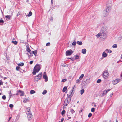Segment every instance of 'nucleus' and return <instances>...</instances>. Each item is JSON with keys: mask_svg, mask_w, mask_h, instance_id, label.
<instances>
[{"mask_svg": "<svg viewBox=\"0 0 122 122\" xmlns=\"http://www.w3.org/2000/svg\"><path fill=\"white\" fill-rule=\"evenodd\" d=\"M108 30L106 27H102V28L101 32L99 33L96 35L97 38L100 37L102 39L105 40L107 37Z\"/></svg>", "mask_w": 122, "mask_h": 122, "instance_id": "f257e3e1", "label": "nucleus"}, {"mask_svg": "<svg viewBox=\"0 0 122 122\" xmlns=\"http://www.w3.org/2000/svg\"><path fill=\"white\" fill-rule=\"evenodd\" d=\"M41 65L40 64H36L34 67L33 69V71L32 72L33 74L34 75L36 74V73L38 72L41 68Z\"/></svg>", "mask_w": 122, "mask_h": 122, "instance_id": "f03ea898", "label": "nucleus"}, {"mask_svg": "<svg viewBox=\"0 0 122 122\" xmlns=\"http://www.w3.org/2000/svg\"><path fill=\"white\" fill-rule=\"evenodd\" d=\"M42 76V73H39L38 75L35 76L34 80L36 81H38L41 79Z\"/></svg>", "mask_w": 122, "mask_h": 122, "instance_id": "7ed1b4c3", "label": "nucleus"}, {"mask_svg": "<svg viewBox=\"0 0 122 122\" xmlns=\"http://www.w3.org/2000/svg\"><path fill=\"white\" fill-rule=\"evenodd\" d=\"M109 10V7H108L106 10L104 11L103 12V16L104 17H105L107 16L108 13V11Z\"/></svg>", "mask_w": 122, "mask_h": 122, "instance_id": "20e7f679", "label": "nucleus"}, {"mask_svg": "<svg viewBox=\"0 0 122 122\" xmlns=\"http://www.w3.org/2000/svg\"><path fill=\"white\" fill-rule=\"evenodd\" d=\"M109 73L108 71L106 70L105 71L103 75V77L105 79H106L108 76Z\"/></svg>", "mask_w": 122, "mask_h": 122, "instance_id": "39448f33", "label": "nucleus"}, {"mask_svg": "<svg viewBox=\"0 0 122 122\" xmlns=\"http://www.w3.org/2000/svg\"><path fill=\"white\" fill-rule=\"evenodd\" d=\"M71 99L69 98H68V97L66 99L64 102V103L65 104L66 106H67L69 103Z\"/></svg>", "mask_w": 122, "mask_h": 122, "instance_id": "423d86ee", "label": "nucleus"}, {"mask_svg": "<svg viewBox=\"0 0 122 122\" xmlns=\"http://www.w3.org/2000/svg\"><path fill=\"white\" fill-rule=\"evenodd\" d=\"M73 52V51L71 50H68L66 52V55L67 56L71 55Z\"/></svg>", "mask_w": 122, "mask_h": 122, "instance_id": "0eeeda50", "label": "nucleus"}, {"mask_svg": "<svg viewBox=\"0 0 122 122\" xmlns=\"http://www.w3.org/2000/svg\"><path fill=\"white\" fill-rule=\"evenodd\" d=\"M43 78L45 79V82H47L48 80V77L47 75H46V72H44V75L43 76Z\"/></svg>", "mask_w": 122, "mask_h": 122, "instance_id": "6e6552de", "label": "nucleus"}, {"mask_svg": "<svg viewBox=\"0 0 122 122\" xmlns=\"http://www.w3.org/2000/svg\"><path fill=\"white\" fill-rule=\"evenodd\" d=\"M120 79H117L113 80L112 81V83L114 85H115L120 82Z\"/></svg>", "mask_w": 122, "mask_h": 122, "instance_id": "1a4fd4ad", "label": "nucleus"}, {"mask_svg": "<svg viewBox=\"0 0 122 122\" xmlns=\"http://www.w3.org/2000/svg\"><path fill=\"white\" fill-rule=\"evenodd\" d=\"M27 118L28 120L30 121L32 119V115L31 113H30L29 114H27Z\"/></svg>", "mask_w": 122, "mask_h": 122, "instance_id": "9d476101", "label": "nucleus"}, {"mask_svg": "<svg viewBox=\"0 0 122 122\" xmlns=\"http://www.w3.org/2000/svg\"><path fill=\"white\" fill-rule=\"evenodd\" d=\"M73 92V90H71L70 92L67 94V96L68 98H70L73 95L72 93Z\"/></svg>", "mask_w": 122, "mask_h": 122, "instance_id": "9b49d317", "label": "nucleus"}, {"mask_svg": "<svg viewBox=\"0 0 122 122\" xmlns=\"http://www.w3.org/2000/svg\"><path fill=\"white\" fill-rule=\"evenodd\" d=\"M107 55H108L106 53H105V52H104L102 53V58H101V59H103V57H104V58L106 57L107 56Z\"/></svg>", "mask_w": 122, "mask_h": 122, "instance_id": "f8f14e48", "label": "nucleus"}, {"mask_svg": "<svg viewBox=\"0 0 122 122\" xmlns=\"http://www.w3.org/2000/svg\"><path fill=\"white\" fill-rule=\"evenodd\" d=\"M26 112L27 114H29L30 113V107L27 108H26Z\"/></svg>", "mask_w": 122, "mask_h": 122, "instance_id": "ddd939ff", "label": "nucleus"}, {"mask_svg": "<svg viewBox=\"0 0 122 122\" xmlns=\"http://www.w3.org/2000/svg\"><path fill=\"white\" fill-rule=\"evenodd\" d=\"M86 50L85 49H82V52L83 54H85L86 52Z\"/></svg>", "mask_w": 122, "mask_h": 122, "instance_id": "4468645a", "label": "nucleus"}, {"mask_svg": "<svg viewBox=\"0 0 122 122\" xmlns=\"http://www.w3.org/2000/svg\"><path fill=\"white\" fill-rule=\"evenodd\" d=\"M26 50L28 52H29L30 54L31 50L29 47H27Z\"/></svg>", "mask_w": 122, "mask_h": 122, "instance_id": "2eb2a0df", "label": "nucleus"}, {"mask_svg": "<svg viewBox=\"0 0 122 122\" xmlns=\"http://www.w3.org/2000/svg\"><path fill=\"white\" fill-rule=\"evenodd\" d=\"M84 76V75L83 74H81V75L79 77V79L80 80H81L82 79Z\"/></svg>", "mask_w": 122, "mask_h": 122, "instance_id": "dca6fc26", "label": "nucleus"}, {"mask_svg": "<svg viewBox=\"0 0 122 122\" xmlns=\"http://www.w3.org/2000/svg\"><path fill=\"white\" fill-rule=\"evenodd\" d=\"M29 100L28 98H25L23 101V102L24 103H25L27 101H29Z\"/></svg>", "mask_w": 122, "mask_h": 122, "instance_id": "f3484780", "label": "nucleus"}, {"mask_svg": "<svg viewBox=\"0 0 122 122\" xmlns=\"http://www.w3.org/2000/svg\"><path fill=\"white\" fill-rule=\"evenodd\" d=\"M67 89V87H66V86L64 87L63 88V89L62 90V92H65L66 91V90Z\"/></svg>", "mask_w": 122, "mask_h": 122, "instance_id": "a211bd4d", "label": "nucleus"}, {"mask_svg": "<svg viewBox=\"0 0 122 122\" xmlns=\"http://www.w3.org/2000/svg\"><path fill=\"white\" fill-rule=\"evenodd\" d=\"M35 93V91L32 90L30 91V93L31 94H33Z\"/></svg>", "mask_w": 122, "mask_h": 122, "instance_id": "6ab92c4d", "label": "nucleus"}, {"mask_svg": "<svg viewBox=\"0 0 122 122\" xmlns=\"http://www.w3.org/2000/svg\"><path fill=\"white\" fill-rule=\"evenodd\" d=\"M5 17L6 18H7L9 19H10V18L11 17V16L10 15H7Z\"/></svg>", "mask_w": 122, "mask_h": 122, "instance_id": "aec40b11", "label": "nucleus"}, {"mask_svg": "<svg viewBox=\"0 0 122 122\" xmlns=\"http://www.w3.org/2000/svg\"><path fill=\"white\" fill-rule=\"evenodd\" d=\"M33 53L35 55V56H36L37 53V51L36 50H35L33 51Z\"/></svg>", "mask_w": 122, "mask_h": 122, "instance_id": "412c9836", "label": "nucleus"}, {"mask_svg": "<svg viewBox=\"0 0 122 122\" xmlns=\"http://www.w3.org/2000/svg\"><path fill=\"white\" fill-rule=\"evenodd\" d=\"M84 92V89L81 90H80V93L81 95H82L83 94Z\"/></svg>", "mask_w": 122, "mask_h": 122, "instance_id": "4be33fe9", "label": "nucleus"}, {"mask_svg": "<svg viewBox=\"0 0 122 122\" xmlns=\"http://www.w3.org/2000/svg\"><path fill=\"white\" fill-rule=\"evenodd\" d=\"M77 43L79 45H81L82 44V43L81 41H78L77 42Z\"/></svg>", "mask_w": 122, "mask_h": 122, "instance_id": "5701e85b", "label": "nucleus"}, {"mask_svg": "<svg viewBox=\"0 0 122 122\" xmlns=\"http://www.w3.org/2000/svg\"><path fill=\"white\" fill-rule=\"evenodd\" d=\"M19 66H23L24 65V64L23 63H18L17 64Z\"/></svg>", "mask_w": 122, "mask_h": 122, "instance_id": "b1692460", "label": "nucleus"}, {"mask_svg": "<svg viewBox=\"0 0 122 122\" xmlns=\"http://www.w3.org/2000/svg\"><path fill=\"white\" fill-rule=\"evenodd\" d=\"M32 15V12L31 11H30L29 12V14L27 16L29 17H30Z\"/></svg>", "mask_w": 122, "mask_h": 122, "instance_id": "393cba45", "label": "nucleus"}, {"mask_svg": "<svg viewBox=\"0 0 122 122\" xmlns=\"http://www.w3.org/2000/svg\"><path fill=\"white\" fill-rule=\"evenodd\" d=\"M12 43L13 44H14L15 45H17V42L16 41H12Z\"/></svg>", "mask_w": 122, "mask_h": 122, "instance_id": "a878e982", "label": "nucleus"}, {"mask_svg": "<svg viewBox=\"0 0 122 122\" xmlns=\"http://www.w3.org/2000/svg\"><path fill=\"white\" fill-rule=\"evenodd\" d=\"M72 114L75 112V111L73 109H71L70 110Z\"/></svg>", "mask_w": 122, "mask_h": 122, "instance_id": "bb28decb", "label": "nucleus"}, {"mask_svg": "<svg viewBox=\"0 0 122 122\" xmlns=\"http://www.w3.org/2000/svg\"><path fill=\"white\" fill-rule=\"evenodd\" d=\"M79 58V56L77 55H75V59H77Z\"/></svg>", "mask_w": 122, "mask_h": 122, "instance_id": "cd10ccee", "label": "nucleus"}, {"mask_svg": "<svg viewBox=\"0 0 122 122\" xmlns=\"http://www.w3.org/2000/svg\"><path fill=\"white\" fill-rule=\"evenodd\" d=\"M110 89H107L106 90H104V92L106 94L110 90Z\"/></svg>", "mask_w": 122, "mask_h": 122, "instance_id": "c85d7f7f", "label": "nucleus"}, {"mask_svg": "<svg viewBox=\"0 0 122 122\" xmlns=\"http://www.w3.org/2000/svg\"><path fill=\"white\" fill-rule=\"evenodd\" d=\"M47 92V91L46 90H45L43 91L42 92V94L43 95H44V94H45Z\"/></svg>", "mask_w": 122, "mask_h": 122, "instance_id": "c756f323", "label": "nucleus"}, {"mask_svg": "<svg viewBox=\"0 0 122 122\" xmlns=\"http://www.w3.org/2000/svg\"><path fill=\"white\" fill-rule=\"evenodd\" d=\"M106 53H109V50L108 49H106L104 51Z\"/></svg>", "mask_w": 122, "mask_h": 122, "instance_id": "7c9ffc66", "label": "nucleus"}, {"mask_svg": "<svg viewBox=\"0 0 122 122\" xmlns=\"http://www.w3.org/2000/svg\"><path fill=\"white\" fill-rule=\"evenodd\" d=\"M80 82V80L79 79L77 80L76 81V83H79Z\"/></svg>", "mask_w": 122, "mask_h": 122, "instance_id": "2f4dec72", "label": "nucleus"}, {"mask_svg": "<svg viewBox=\"0 0 122 122\" xmlns=\"http://www.w3.org/2000/svg\"><path fill=\"white\" fill-rule=\"evenodd\" d=\"M112 47L113 48H116L117 47V45L116 44H114L113 45Z\"/></svg>", "mask_w": 122, "mask_h": 122, "instance_id": "473e14b6", "label": "nucleus"}, {"mask_svg": "<svg viewBox=\"0 0 122 122\" xmlns=\"http://www.w3.org/2000/svg\"><path fill=\"white\" fill-rule=\"evenodd\" d=\"M65 111L64 110H63L61 112V114L62 115H63L65 114Z\"/></svg>", "mask_w": 122, "mask_h": 122, "instance_id": "72a5a7b5", "label": "nucleus"}, {"mask_svg": "<svg viewBox=\"0 0 122 122\" xmlns=\"http://www.w3.org/2000/svg\"><path fill=\"white\" fill-rule=\"evenodd\" d=\"M67 80V79H63L61 81L62 82H65Z\"/></svg>", "mask_w": 122, "mask_h": 122, "instance_id": "f704fd0d", "label": "nucleus"}, {"mask_svg": "<svg viewBox=\"0 0 122 122\" xmlns=\"http://www.w3.org/2000/svg\"><path fill=\"white\" fill-rule=\"evenodd\" d=\"M101 81V79H99L97 80V82L98 83H100Z\"/></svg>", "mask_w": 122, "mask_h": 122, "instance_id": "c9c22d12", "label": "nucleus"}, {"mask_svg": "<svg viewBox=\"0 0 122 122\" xmlns=\"http://www.w3.org/2000/svg\"><path fill=\"white\" fill-rule=\"evenodd\" d=\"M6 97L5 95H3L2 97V98L4 100H5L6 99Z\"/></svg>", "mask_w": 122, "mask_h": 122, "instance_id": "e433bc0d", "label": "nucleus"}, {"mask_svg": "<svg viewBox=\"0 0 122 122\" xmlns=\"http://www.w3.org/2000/svg\"><path fill=\"white\" fill-rule=\"evenodd\" d=\"M103 92V93L102 95L101 96H103L106 95V94L104 92V90Z\"/></svg>", "mask_w": 122, "mask_h": 122, "instance_id": "4c0bfd02", "label": "nucleus"}, {"mask_svg": "<svg viewBox=\"0 0 122 122\" xmlns=\"http://www.w3.org/2000/svg\"><path fill=\"white\" fill-rule=\"evenodd\" d=\"M95 109L94 108H92L91 109V111L92 112H94L95 111Z\"/></svg>", "mask_w": 122, "mask_h": 122, "instance_id": "58836bf2", "label": "nucleus"}, {"mask_svg": "<svg viewBox=\"0 0 122 122\" xmlns=\"http://www.w3.org/2000/svg\"><path fill=\"white\" fill-rule=\"evenodd\" d=\"M9 106L11 108H12L13 107V105L11 104H10L9 105Z\"/></svg>", "mask_w": 122, "mask_h": 122, "instance_id": "ea45409f", "label": "nucleus"}, {"mask_svg": "<svg viewBox=\"0 0 122 122\" xmlns=\"http://www.w3.org/2000/svg\"><path fill=\"white\" fill-rule=\"evenodd\" d=\"M20 67L17 66L16 68V69L17 71H19L20 69Z\"/></svg>", "mask_w": 122, "mask_h": 122, "instance_id": "a19ab883", "label": "nucleus"}, {"mask_svg": "<svg viewBox=\"0 0 122 122\" xmlns=\"http://www.w3.org/2000/svg\"><path fill=\"white\" fill-rule=\"evenodd\" d=\"M92 115V114L91 113H89L88 115L89 117H90Z\"/></svg>", "mask_w": 122, "mask_h": 122, "instance_id": "79ce46f5", "label": "nucleus"}, {"mask_svg": "<svg viewBox=\"0 0 122 122\" xmlns=\"http://www.w3.org/2000/svg\"><path fill=\"white\" fill-rule=\"evenodd\" d=\"M24 42V41L23 40H20V43H23Z\"/></svg>", "mask_w": 122, "mask_h": 122, "instance_id": "37998d69", "label": "nucleus"}, {"mask_svg": "<svg viewBox=\"0 0 122 122\" xmlns=\"http://www.w3.org/2000/svg\"><path fill=\"white\" fill-rule=\"evenodd\" d=\"M4 21L2 19L0 20V23H3Z\"/></svg>", "mask_w": 122, "mask_h": 122, "instance_id": "c03bdc74", "label": "nucleus"}, {"mask_svg": "<svg viewBox=\"0 0 122 122\" xmlns=\"http://www.w3.org/2000/svg\"><path fill=\"white\" fill-rule=\"evenodd\" d=\"M76 42L75 41L74 42H73L72 43V45H76Z\"/></svg>", "mask_w": 122, "mask_h": 122, "instance_id": "a18cd8bd", "label": "nucleus"}, {"mask_svg": "<svg viewBox=\"0 0 122 122\" xmlns=\"http://www.w3.org/2000/svg\"><path fill=\"white\" fill-rule=\"evenodd\" d=\"M50 43L49 42L47 43L46 44V46H50Z\"/></svg>", "mask_w": 122, "mask_h": 122, "instance_id": "49530a36", "label": "nucleus"}, {"mask_svg": "<svg viewBox=\"0 0 122 122\" xmlns=\"http://www.w3.org/2000/svg\"><path fill=\"white\" fill-rule=\"evenodd\" d=\"M21 94L20 95L21 96H23L24 95V93L23 92H21Z\"/></svg>", "mask_w": 122, "mask_h": 122, "instance_id": "de8ad7c7", "label": "nucleus"}, {"mask_svg": "<svg viewBox=\"0 0 122 122\" xmlns=\"http://www.w3.org/2000/svg\"><path fill=\"white\" fill-rule=\"evenodd\" d=\"M23 91H22L21 90H19L18 91V92L20 93H21V92H22Z\"/></svg>", "mask_w": 122, "mask_h": 122, "instance_id": "09e8293b", "label": "nucleus"}, {"mask_svg": "<svg viewBox=\"0 0 122 122\" xmlns=\"http://www.w3.org/2000/svg\"><path fill=\"white\" fill-rule=\"evenodd\" d=\"M20 12H19L17 14V16H18V15H20Z\"/></svg>", "mask_w": 122, "mask_h": 122, "instance_id": "8fccbe9b", "label": "nucleus"}, {"mask_svg": "<svg viewBox=\"0 0 122 122\" xmlns=\"http://www.w3.org/2000/svg\"><path fill=\"white\" fill-rule=\"evenodd\" d=\"M33 62V61H31L29 63L30 64H32Z\"/></svg>", "mask_w": 122, "mask_h": 122, "instance_id": "3c124183", "label": "nucleus"}, {"mask_svg": "<svg viewBox=\"0 0 122 122\" xmlns=\"http://www.w3.org/2000/svg\"><path fill=\"white\" fill-rule=\"evenodd\" d=\"M81 110H80L79 112V113H80L82 111H83V109H82L81 108Z\"/></svg>", "mask_w": 122, "mask_h": 122, "instance_id": "603ef678", "label": "nucleus"}, {"mask_svg": "<svg viewBox=\"0 0 122 122\" xmlns=\"http://www.w3.org/2000/svg\"><path fill=\"white\" fill-rule=\"evenodd\" d=\"M64 119L63 118H62L61 119V122H63L64 121Z\"/></svg>", "mask_w": 122, "mask_h": 122, "instance_id": "864d4df0", "label": "nucleus"}, {"mask_svg": "<svg viewBox=\"0 0 122 122\" xmlns=\"http://www.w3.org/2000/svg\"><path fill=\"white\" fill-rule=\"evenodd\" d=\"M2 81H0V86L2 84Z\"/></svg>", "mask_w": 122, "mask_h": 122, "instance_id": "5fc2aeb1", "label": "nucleus"}, {"mask_svg": "<svg viewBox=\"0 0 122 122\" xmlns=\"http://www.w3.org/2000/svg\"><path fill=\"white\" fill-rule=\"evenodd\" d=\"M11 117H9V120L8 121H10V120L11 119Z\"/></svg>", "mask_w": 122, "mask_h": 122, "instance_id": "6e6d98bb", "label": "nucleus"}, {"mask_svg": "<svg viewBox=\"0 0 122 122\" xmlns=\"http://www.w3.org/2000/svg\"><path fill=\"white\" fill-rule=\"evenodd\" d=\"M11 93V91H9V94H10Z\"/></svg>", "mask_w": 122, "mask_h": 122, "instance_id": "4d7b16f0", "label": "nucleus"}, {"mask_svg": "<svg viewBox=\"0 0 122 122\" xmlns=\"http://www.w3.org/2000/svg\"><path fill=\"white\" fill-rule=\"evenodd\" d=\"M44 49H42V52H45V50H44L43 51V50H44Z\"/></svg>", "mask_w": 122, "mask_h": 122, "instance_id": "13d9d810", "label": "nucleus"}, {"mask_svg": "<svg viewBox=\"0 0 122 122\" xmlns=\"http://www.w3.org/2000/svg\"><path fill=\"white\" fill-rule=\"evenodd\" d=\"M113 93H111L110 94V96L111 97H112L113 95Z\"/></svg>", "mask_w": 122, "mask_h": 122, "instance_id": "bf43d9fd", "label": "nucleus"}, {"mask_svg": "<svg viewBox=\"0 0 122 122\" xmlns=\"http://www.w3.org/2000/svg\"><path fill=\"white\" fill-rule=\"evenodd\" d=\"M112 52V51L110 50H109V53H111Z\"/></svg>", "mask_w": 122, "mask_h": 122, "instance_id": "052dcab7", "label": "nucleus"}, {"mask_svg": "<svg viewBox=\"0 0 122 122\" xmlns=\"http://www.w3.org/2000/svg\"><path fill=\"white\" fill-rule=\"evenodd\" d=\"M7 79V78L6 77H4V80H5Z\"/></svg>", "mask_w": 122, "mask_h": 122, "instance_id": "680f3d73", "label": "nucleus"}, {"mask_svg": "<svg viewBox=\"0 0 122 122\" xmlns=\"http://www.w3.org/2000/svg\"><path fill=\"white\" fill-rule=\"evenodd\" d=\"M68 119H71V117H68Z\"/></svg>", "mask_w": 122, "mask_h": 122, "instance_id": "e2e57ef3", "label": "nucleus"}, {"mask_svg": "<svg viewBox=\"0 0 122 122\" xmlns=\"http://www.w3.org/2000/svg\"><path fill=\"white\" fill-rule=\"evenodd\" d=\"M116 122H118V120L117 119L116 120Z\"/></svg>", "mask_w": 122, "mask_h": 122, "instance_id": "0e129e2a", "label": "nucleus"}, {"mask_svg": "<svg viewBox=\"0 0 122 122\" xmlns=\"http://www.w3.org/2000/svg\"><path fill=\"white\" fill-rule=\"evenodd\" d=\"M69 58V59H71V60H72V59H73V58Z\"/></svg>", "mask_w": 122, "mask_h": 122, "instance_id": "69168bd1", "label": "nucleus"}, {"mask_svg": "<svg viewBox=\"0 0 122 122\" xmlns=\"http://www.w3.org/2000/svg\"><path fill=\"white\" fill-rule=\"evenodd\" d=\"M121 58L122 59V54L121 55Z\"/></svg>", "mask_w": 122, "mask_h": 122, "instance_id": "338daca9", "label": "nucleus"}, {"mask_svg": "<svg viewBox=\"0 0 122 122\" xmlns=\"http://www.w3.org/2000/svg\"><path fill=\"white\" fill-rule=\"evenodd\" d=\"M121 77H122V73L121 74Z\"/></svg>", "mask_w": 122, "mask_h": 122, "instance_id": "774afa93", "label": "nucleus"}]
</instances>
